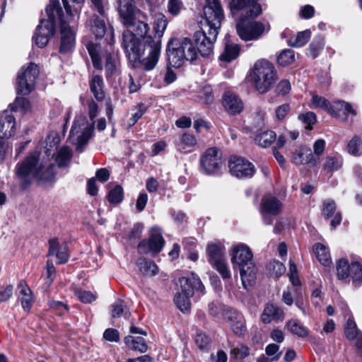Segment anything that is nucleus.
I'll return each mask as SVG.
<instances>
[{"mask_svg": "<svg viewBox=\"0 0 362 362\" xmlns=\"http://www.w3.org/2000/svg\"><path fill=\"white\" fill-rule=\"evenodd\" d=\"M127 28L122 35V47L129 58L135 59L141 55V39H146L150 28L146 15L138 10L131 16L129 23H123Z\"/></svg>", "mask_w": 362, "mask_h": 362, "instance_id": "obj_1", "label": "nucleus"}, {"mask_svg": "<svg viewBox=\"0 0 362 362\" xmlns=\"http://www.w3.org/2000/svg\"><path fill=\"white\" fill-rule=\"evenodd\" d=\"M55 165L47 160H40L39 153L35 152L16 165V175L23 183L28 184L31 180L51 181L55 175Z\"/></svg>", "mask_w": 362, "mask_h": 362, "instance_id": "obj_2", "label": "nucleus"}, {"mask_svg": "<svg viewBox=\"0 0 362 362\" xmlns=\"http://www.w3.org/2000/svg\"><path fill=\"white\" fill-rule=\"evenodd\" d=\"M231 262L233 267H238L244 288L248 289L256 280L257 268L252 259V253L245 245L239 244L232 249Z\"/></svg>", "mask_w": 362, "mask_h": 362, "instance_id": "obj_3", "label": "nucleus"}, {"mask_svg": "<svg viewBox=\"0 0 362 362\" xmlns=\"http://www.w3.org/2000/svg\"><path fill=\"white\" fill-rule=\"evenodd\" d=\"M251 77L255 89L259 93H265L276 80L275 68L267 60H258L253 66Z\"/></svg>", "mask_w": 362, "mask_h": 362, "instance_id": "obj_4", "label": "nucleus"}, {"mask_svg": "<svg viewBox=\"0 0 362 362\" xmlns=\"http://www.w3.org/2000/svg\"><path fill=\"white\" fill-rule=\"evenodd\" d=\"M203 8V16L200 21V28L205 31L218 34L224 13L218 0H206Z\"/></svg>", "mask_w": 362, "mask_h": 362, "instance_id": "obj_5", "label": "nucleus"}, {"mask_svg": "<svg viewBox=\"0 0 362 362\" xmlns=\"http://www.w3.org/2000/svg\"><path fill=\"white\" fill-rule=\"evenodd\" d=\"M161 40L153 39V37L148 35L144 41V46L141 45V55L139 57L132 61L139 60L144 68L150 71L156 66L160 54Z\"/></svg>", "mask_w": 362, "mask_h": 362, "instance_id": "obj_6", "label": "nucleus"}, {"mask_svg": "<svg viewBox=\"0 0 362 362\" xmlns=\"http://www.w3.org/2000/svg\"><path fill=\"white\" fill-rule=\"evenodd\" d=\"M56 8L53 5H49L46 8L47 19H42L40 24L37 27L33 39L35 40V45L40 48L45 47L51 37L55 32V15L54 11Z\"/></svg>", "mask_w": 362, "mask_h": 362, "instance_id": "obj_7", "label": "nucleus"}, {"mask_svg": "<svg viewBox=\"0 0 362 362\" xmlns=\"http://www.w3.org/2000/svg\"><path fill=\"white\" fill-rule=\"evenodd\" d=\"M223 164L222 152L216 147L208 148L199 158V170L206 175L217 173Z\"/></svg>", "mask_w": 362, "mask_h": 362, "instance_id": "obj_8", "label": "nucleus"}, {"mask_svg": "<svg viewBox=\"0 0 362 362\" xmlns=\"http://www.w3.org/2000/svg\"><path fill=\"white\" fill-rule=\"evenodd\" d=\"M39 72L37 65L33 63L21 68L16 79L18 94L28 95L34 89Z\"/></svg>", "mask_w": 362, "mask_h": 362, "instance_id": "obj_9", "label": "nucleus"}, {"mask_svg": "<svg viewBox=\"0 0 362 362\" xmlns=\"http://www.w3.org/2000/svg\"><path fill=\"white\" fill-rule=\"evenodd\" d=\"M237 33L245 41L258 39L264 33L263 23L255 21L241 20L236 25Z\"/></svg>", "mask_w": 362, "mask_h": 362, "instance_id": "obj_10", "label": "nucleus"}, {"mask_svg": "<svg viewBox=\"0 0 362 362\" xmlns=\"http://www.w3.org/2000/svg\"><path fill=\"white\" fill-rule=\"evenodd\" d=\"M164 244L165 240L160 230L157 228H152L149 238L139 243L138 251L140 254H148L150 252L157 254L161 251Z\"/></svg>", "mask_w": 362, "mask_h": 362, "instance_id": "obj_11", "label": "nucleus"}, {"mask_svg": "<svg viewBox=\"0 0 362 362\" xmlns=\"http://www.w3.org/2000/svg\"><path fill=\"white\" fill-rule=\"evenodd\" d=\"M218 34L200 30L194 35V39L200 54L209 57L213 52L214 43L216 41Z\"/></svg>", "mask_w": 362, "mask_h": 362, "instance_id": "obj_12", "label": "nucleus"}, {"mask_svg": "<svg viewBox=\"0 0 362 362\" xmlns=\"http://www.w3.org/2000/svg\"><path fill=\"white\" fill-rule=\"evenodd\" d=\"M230 173L238 178H250L255 173L254 165L240 157H231L229 160Z\"/></svg>", "mask_w": 362, "mask_h": 362, "instance_id": "obj_13", "label": "nucleus"}, {"mask_svg": "<svg viewBox=\"0 0 362 362\" xmlns=\"http://www.w3.org/2000/svg\"><path fill=\"white\" fill-rule=\"evenodd\" d=\"M259 0H231L230 10L233 13L242 10H246L247 17L251 19L257 18L262 13V9Z\"/></svg>", "mask_w": 362, "mask_h": 362, "instance_id": "obj_14", "label": "nucleus"}, {"mask_svg": "<svg viewBox=\"0 0 362 362\" xmlns=\"http://www.w3.org/2000/svg\"><path fill=\"white\" fill-rule=\"evenodd\" d=\"M74 30L68 24L62 23L60 30L59 52L66 54L71 52L76 45Z\"/></svg>", "mask_w": 362, "mask_h": 362, "instance_id": "obj_15", "label": "nucleus"}, {"mask_svg": "<svg viewBox=\"0 0 362 362\" xmlns=\"http://www.w3.org/2000/svg\"><path fill=\"white\" fill-rule=\"evenodd\" d=\"M90 30L96 38H101L106 34L107 42L110 45L114 43V32L111 28L107 29L103 16H93L90 21Z\"/></svg>", "mask_w": 362, "mask_h": 362, "instance_id": "obj_16", "label": "nucleus"}, {"mask_svg": "<svg viewBox=\"0 0 362 362\" xmlns=\"http://www.w3.org/2000/svg\"><path fill=\"white\" fill-rule=\"evenodd\" d=\"M222 104L226 111L232 115L242 112L244 108L243 101L234 93L227 91L222 98Z\"/></svg>", "mask_w": 362, "mask_h": 362, "instance_id": "obj_17", "label": "nucleus"}, {"mask_svg": "<svg viewBox=\"0 0 362 362\" xmlns=\"http://www.w3.org/2000/svg\"><path fill=\"white\" fill-rule=\"evenodd\" d=\"M179 281L180 284L182 293L192 296L195 291L202 294H204V285L199 278L194 274H192V276L189 278H180Z\"/></svg>", "mask_w": 362, "mask_h": 362, "instance_id": "obj_18", "label": "nucleus"}, {"mask_svg": "<svg viewBox=\"0 0 362 362\" xmlns=\"http://www.w3.org/2000/svg\"><path fill=\"white\" fill-rule=\"evenodd\" d=\"M167 54L170 64L174 67H180L186 60L183 50L178 43V40L170 41L168 46Z\"/></svg>", "mask_w": 362, "mask_h": 362, "instance_id": "obj_19", "label": "nucleus"}, {"mask_svg": "<svg viewBox=\"0 0 362 362\" xmlns=\"http://www.w3.org/2000/svg\"><path fill=\"white\" fill-rule=\"evenodd\" d=\"M284 312L276 304L267 303L264 305L261 315V320L264 324H269L272 321H282L284 317Z\"/></svg>", "mask_w": 362, "mask_h": 362, "instance_id": "obj_20", "label": "nucleus"}, {"mask_svg": "<svg viewBox=\"0 0 362 362\" xmlns=\"http://www.w3.org/2000/svg\"><path fill=\"white\" fill-rule=\"evenodd\" d=\"M54 255L57 256L58 264L66 263L69 257L67 243L64 242L59 245L57 239L49 240L48 255L52 256Z\"/></svg>", "mask_w": 362, "mask_h": 362, "instance_id": "obj_21", "label": "nucleus"}, {"mask_svg": "<svg viewBox=\"0 0 362 362\" xmlns=\"http://www.w3.org/2000/svg\"><path fill=\"white\" fill-rule=\"evenodd\" d=\"M16 120L15 117L5 111L0 117V138L8 139L15 133Z\"/></svg>", "mask_w": 362, "mask_h": 362, "instance_id": "obj_22", "label": "nucleus"}, {"mask_svg": "<svg viewBox=\"0 0 362 362\" xmlns=\"http://www.w3.org/2000/svg\"><path fill=\"white\" fill-rule=\"evenodd\" d=\"M115 6L122 20V23H129L131 16L137 11L134 4V0H115Z\"/></svg>", "mask_w": 362, "mask_h": 362, "instance_id": "obj_23", "label": "nucleus"}, {"mask_svg": "<svg viewBox=\"0 0 362 362\" xmlns=\"http://www.w3.org/2000/svg\"><path fill=\"white\" fill-rule=\"evenodd\" d=\"M18 292V298L21 301L22 308L25 311H29L33 303V292L27 283L21 280L17 285Z\"/></svg>", "mask_w": 362, "mask_h": 362, "instance_id": "obj_24", "label": "nucleus"}, {"mask_svg": "<svg viewBox=\"0 0 362 362\" xmlns=\"http://www.w3.org/2000/svg\"><path fill=\"white\" fill-rule=\"evenodd\" d=\"M291 161L297 165L310 163L315 164L316 162L311 149L305 146H300L293 152Z\"/></svg>", "mask_w": 362, "mask_h": 362, "instance_id": "obj_25", "label": "nucleus"}, {"mask_svg": "<svg viewBox=\"0 0 362 362\" xmlns=\"http://www.w3.org/2000/svg\"><path fill=\"white\" fill-rule=\"evenodd\" d=\"M281 202L274 197H264L262 198L260 205V211L267 213L272 216L278 215L281 210Z\"/></svg>", "mask_w": 362, "mask_h": 362, "instance_id": "obj_26", "label": "nucleus"}, {"mask_svg": "<svg viewBox=\"0 0 362 362\" xmlns=\"http://www.w3.org/2000/svg\"><path fill=\"white\" fill-rule=\"evenodd\" d=\"M197 145L196 137L189 133H185L180 136L177 143V148L182 153L192 152Z\"/></svg>", "mask_w": 362, "mask_h": 362, "instance_id": "obj_27", "label": "nucleus"}, {"mask_svg": "<svg viewBox=\"0 0 362 362\" xmlns=\"http://www.w3.org/2000/svg\"><path fill=\"white\" fill-rule=\"evenodd\" d=\"M103 87L104 83L102 77L98 75L93 76L90 81V89L98 101H102L105 98Z\"/></svg>", "mask_w": 362, "mask_h": 362, "instance_id": "obj_28", "label": "nucleus"}, {"mask_svg": "<svg viewBox=\"0 0 362 362\" xmlns=\"http://www.w3.org/2000/svg\"><path fill=\"white\" fill-rule=\"evenodd\" d=\"M206 252L210 264L224 259L225 248L220 243L209 244Z\"/></svg>", "mask_w": 362, "mask_h": 362, "instance_id": "obj_29", "label": "nucleus"}, {"mask_svg": "<svg viewBox=\"0 0 362 362\" xmlns=\"http://www.w3.org/2000/svg\"><path fill=\"white\" fill-rule=\"evenodd\" d=\"M124 341L125 344L134 351L145 353L148 350V345L141 337L127 336Z\"/></svg>", "mask_w": 362, "mask_h": 362, "instance_id": "obj_30", "label": "nucleus"}, {"mask_svg": "<svg viewBox=\"0 0 362 362\" xmlns=\"http://www.w3.org/2000/svg\"><path fill=\"white\" fill-rule=\"evenodd\" d=\"M105 69L107 76H112L119 74V60L117 55L107 54L105 55Z\"/></svg>", "mask_w": 362, "mask_h": 362, "instance_id": "obj_31", "label": "nucleus"}, {"mask_svg": "<svg viewBox=\"0 0 362 362\" xmlns=\"http://www.w3.org/2000/svg\"><path fill=\"white\" fill-rule=\"evenodd\" d=\"M154 26L155 37L153 39H160L162 37L168 25V21L165 16L162 13L154 14Z\"/></svg>", "mask_w": 362, "mask_h": 362, "instance_id": "obj_32", "label": "nucleus"}, {"mask_svg": "<svg viewBox=\"0 0 362 362\" xmlns=\"http://www.w3.org/2000/svg\"><path fill=\"white\" fill-rule=\"evenodd\" d=\"M178 43L181 47V49L183 50L186 60L193 61L197 58V49L194 47L192 40L189 38L185 37L180 41L178 40Z\"/></svg>", "mask_w": 362, "mask_h": 362, "instance_id": "obj_33", "label": "nucleus"}, {"mask_svg": "<svg viewBox=\"0 0 362 362\" xmlns=\"http://www.w3.org/2000/svg\"><path fill=\"white\" fill-rule=\"evenodd\" d=\"M276 137L274 132L267 130L257 134L255 137V142L262 148H267L275 141Z\"/></svg>", "mask_w": 362, "mask_h": 362, "instance_id": "obj_34", "label": "nucleus"}, {"mask_svg": "<svg viewBox=\"0 0 362 362\" xmlns=\"http://www.w3.org/2000/svg\"><path fill=\"white\" fill-rule=\"evenodd\" d=\"M240 54V47L236 44L227 43L219 59L226 62H230L235 59Z\"/></svg>", "mask_w": 362, "mask_h": 362, "instance_id": "obj_35", "label": "nucleus"}, {"mask_svg": "<svg viewBox=\"0 0 362 362\" xmlns=\"http://www.w3.org/2000/svg\"><path fill=\"white\" fill-rule=\"evenodd\" d=\"M73 153L70 148L63 146L59 149L56 153L55 160L59 168L69 165Z\"/></svg>", "mask_w": 362, "mask_h": 362, "instance_id": "obj_36", "label": "nucleus"}, {"mask_svg": "<svg viewBox=\"0 0 362 362\" xmlns=\"http://www.w3.org/2000/svg\"><path fill=\"white\" fill-rule=\"evenodd\" d=\"M137 265L141 272L146 276H153L158 272L157 265L153 261L145 258H140L137 262Z\"/></svg>", "mask_w": 362, "mask_h": 362, "instance_id": "obj_37", "label": "nucleus"}, {"mask_svg": "<svg viewBox=\"0 0 362 362\" xmlns=\"http://www.w3.org/2000/svg\"><path fill=\"white\" fill-rule=\"evenodd\" d=\"M314 250L317 260L322 264L327 266L332 262L329 252L324 245L317 243L314 246Z\"/></svg>", "mask_w": 362, "mask_h": 362, "instance_id": "obj_38", "label": "nucleus"}, {"mask_svg": "<svg viewBox=\"0 0 362 362\" xmlns=\"http://www.w3.org/2000/svg\"><path fill=\"white\" fill-rule=\"evenodd\" d=\"M286 327L293 334L299 337H305L308 335V329L296 320H290L286 323Z\"/></svg>", "mask_w": 362, "mask_h": 362, "instance_id": "obj_39", "label": "nucleus"}, {"mask_svg": "<svg viewBox=\"0 0 362 362\" xmlns=\"http://www.w3.org/2000/svg\"><path fill=\"white\" fill-rule=\"evenodd\" d=\"M311 33L309 30L299 32L295 37H292L288 41L289 46L293 47H301L310 40Z\"/></svg>", "mask_w": 362, "mask_h": 362, "instance_id": "obj_40", "label": "nucleus"}, {"mask_svg": "<svg viewBox=\"0 0 362 362\" xmlns=\"http://www.w3.org/2000/svg\"><path fill=\"white\" fill-rule=\"evenodd\" d=\"M311 101L314 107L322 108L334 117L338 115V113L334 111L332 105L325 98L315 95L313 96Z\"/></svg>", "mask_w": 362, "mask_h": 362, "instance_id": "obj_41", "label": "nucleus"}, {"mask_svg": "<svg viewBox=\"0 0 362 362\" xmlns=\"http://www.w3.org/2000/svg\"><path fill=\"white\" fill-rule=\"evenodd\" d=\"M332 107L334 110L336 112L338 113V115L336 117H339L340 116L341 112H342L345 115V119L351 114L353 115H356V111L352 108L351 105L347 103L344 101H337L332 105Z\"/></svg>", "mask_w": 362, "mask_h": 362, "instance_id": "obj_42", "label": "nucleus"}, {"mask_svg": "<svg viewBox=\"0 0 362 362\" xmlns=\"http://www.w3.org/2000/svg\"><path fill=\"white\" fill-rule=\"evenodd\" d=\"M87 49L91 57L93 64L97 69L101 70L103 69L102 62L98 54L99 47L93 43H88Z\"/></svg>", "mask_w": 362, "mask_h": 362, "instance_id": "obj_43", "label": "nucleus"}, {"mask_svg": "<svg viewBox=\"0 0 362 362\" xmlns=\"http://www.w3.org/2000/svg\"><path fill=\"white\" fill-rule=\"evenodd\" d=\"M192 296H188L187 294H184L182 293H177L174 297V302L179 310L182 312H187L190 308V301L189 297Z\"/></svg>", "mask_w": 362, "mask_h": 362, "instance_id": "obj_44", "label": "nucleus"}, {"mask_svg": "<svg viewBox=\"0 0 362 362\" xmlns=\"http://www.w3.org/2000/svg\"><path fill=\"white\" fill-rule=\"evenodd\" d=\"M111 313L112 317L124 316L125 318H128L130 315L127 307L121 300L116 301L112 305Z\"/></svg>", "mask_w": 362, "mask_h": 362, "instance_id": "obj_45", "label": "nucleus"}, {"mask_svg": "<svg viewBox=\"0 0 362 362\" xmlns=\"http://www.w3.org/2000/svg\"><path fill=\"white\" fill-rule=\"evenodd\" d=\"M350 265L345 259H339L337 263V275L339 280L346 279L350 274Z\"/></svg>", "mask_w": 362, "mask_h": 362, "instance_id": "obj_46", "label": "nucleus"}, {"mask_svg": "<svg viewBox=\"0 0 362 362\" xmlns=\"http://www.w3.org/2000/svg\"><path fill=\"white\" fill-rule=\"evenodd\" d=\"M350 274L355 286H358L362 281V266L357 262H352L350 266Z\"/></svg>", "mask_w": 362, "mask_h": 362, "instance_id": "obj_47", "label": "nucleus"}, {"mask_svg": "<svg viewBox=\"0 0 362 362\" xmlns=\"http://www.w3.org/2000/svg\"><path fill=\"white\" fill-rule=\"evenodd\" d=\"M342 165V159L340 156H328L324 165V169L327 172L337 170Z\"/></svg>", "mask_w": 362, "mask_h": 362, "instance_id": "obj_48", "label": "nucleus"}, {"mask_svg": "<svg viewBox=\"0 0 362 362\" xmlns=\"http://www.w3.org/2000/svg\"><path fill=\"white\" fill-rule=\"evenodd\" d=\"M348 152L353 156H360L362 153V142L358 136H354L347 145Z\"/></svg>", "mask_w": 362, "mask_h": 362, "instance_id": "obj_49", "label": "nucleus"}, {"mask_svg": "<svg viewBox=\"0 0 362 362\" xmlns=\"http://www.w3.org/2000/svg\"><path fill=\"white\" fill-rule=\"evenodd\" d=\"M295 54L291 49H287L283 50L278 56L277 62L279 65L286 66L294 62Z\"/></svg>", "mask_w": 362, "mask_h": 362, "instance_id": "obj_50", "label": "nucleus"}, {"mask_svg": "<svg viewBox=\"0 0 362 362\" xmlns=\"http://www.w3.org/2000/svg\"><path fill=\"white\" fill-rule=\"evenodd\" d=\"M325 40L321 37L314 38L309 46L310 54L313 58H316L323 49Z\"/></svg>", "mask_w": 362, "mask_h": 362, "instance_id": "obj_51", "label": "nucleus"}, {"mask_svg": "<svg viewBox=\"0 0 362 362\" xmlns=\"http://www.w3.org/2000/svg\"><path fill=\"white\" fill-rule=\"evenodd\" d=\"M211 266L217 270L221 275L223 279H230L231 276L230 272L227 265L226 261L224 259L216 261L211 264Z\"/></svg>", "mask_w": 362, "mask_h": 362, "instance_id": "obj_52", "label": "nucleus"}, {"mask_svg": "<svg viewBox=\"0 0 362 362\" xmlns=\"http://www.w3.org/2000/svg\"><path fill=\"white\" fill-rule=\"evenodd\" d=\"M147 110V107L143 104L139 103L137 105L133 110L132 112V116L129 119V126L134 125L137 121L142 117L144 113Z\"/></svg>", "mask_w": 362, "mask_h": 362, "instance_id": "obj_53", "label": "nucleus"}, {"mask_svg": "<svg viewBox=\"0 0 362 362\" xmlns=\"http://www.w3.org/2000/svg\"><path fill=\"white\" fill-rule=\"evenodd\" d=\"M198 97L203 103L206 105L211 104L214 100L212 88L210 86H204Z\"/></svg>", "mask_w": 362, "mask_h": 362, "instance_id": "obj_54", "label": "nucleus"}, {"mask_svg": "<svg viewBox=\"0 0 362 362\" xmlns=\"http://www.w3.org/2000/svg\"><path fill=\"white\" fill-rule=\"evenodd\" d=\"M123 194L122 187L117 185L109 192L107 199L112 204H119L123 199Z\"/></svg>", "mask_w": 362, "mask_h": 362, "instance_id": "obj_55", "label": "nucleus"}, {"mask_svg": "<svg viewBox=\"0 0 362 362\" xmlns=\"http://www.w3.org/2000/svg\"><path fill=\"white\" fill-rule=\"evenodd\" d=\"M63 2L64 7L67 13L70 16H74L75 13H78L79 5L83 1V0H62Z\"/></svg>", "mask_w": 362, "mask_h": 362, "instance_id": "obj_56", "label": "nucleus"}, {"mask_svg": "<svg viewBox=\"0 0 362 362\" xmlns=\"http://www.w3.org/2000/svg\"><path fill=\"white\" fill-rule=\"evenodd\" d=\"M168 12L173 16H178L184 8L182 0H168L167 5Z\"/></svg>", "mask_w": 362, "mask_h": 362, "instance_id": "obj_57", "label": "nucleus"}, {"mask_svg": "<svg viewBox=\"0 0 362 362\" xmlns=\"http://www.w3.org/2000/svg\"><path fill=\"white\" fill-rule=\"evenodd\" d=\"M344 332L346 337L350 340L354 339L357 337L358 334H359L358 332L356 323L351 319H349L347 320L344 328Z\"/></svg>", "mask_w": 362, "mask_h": 362, "instance_id": "obj_58", "label": "nucleus"}, {"mask_svg": "<svg viewBox=\"0 0 362 362\" xmlns=\"http://www.w3.org/2000/svg\"><path fill=\"white\" fill-rule=\"evenodd\" d=\"M56 276V269L52 261L47 260L46 264L45 284L49 287L54 281Z\"/></svg>", "mask_w": 362, "mask_h": 362, "instance_id": "obj_59", "label": "nucleus"}, {"mask_svg": "<svg viewBox=\"0 0 362 362\" xmlns=\"http://www.w3.org/2000/svg\"><path fill=\"white\" fill-rule=\"evenodd\" d=\"M30 107V102L24 98H17L11 106V109L13 112H17L18 110L22 111H28Z\"/></svg>", "mask_w": 362, "mask_h": 362, "instance_id": "obj_60", "label": "nucleus"}, {"mask_svg": "<svg viewBox=\"0 0 362 362\" xmlns=\"http://www.w3.org/2000/svg\"><path fill=\"white\" fill-rule=\"evenodd\" d=\"M249 355V349L247 346L240 345L230 351V356L235 359H243Z\"/></svg>", "mask_w": 362, "mask_h": 362, "instance_id": "obj_61", "label": "nucleus"}, {"mask_svg": "<svg viewBox=\"0 0 362 362\" xmlns=\"http://www.w3.org/2000/svg\"><path fill=\"white\" fill-rule=\"evenodd\" d=\"M91 127H86L77 138V151H82L83 147L87 144L90 137Z\"/></svg>", "mask_w": 362, "mask_h": 362, "instance_id": "obj_62", "label": "nucleus"}, {"mask_svg": "<svg viewBox=\"0 0 362 362\" xmlns=\"http://www.w3.org/2000/svg\"><path fill=\"white\" fill-rule=\"evenodd\" d=\"M265 353L267 356L272 357V361H277L281 356V352L279 351V346L276 344H269L265 348Z\"/></svg>", "mask_w": 362, "mask_h": 362, "instance_id": "obj_63", "label": "nucleus"}, {"mask_svg": "<svg viewBox=\"0 0 362 362\" xmlns=\"http://www.w3.org/2000/svg\"><path fill=\"white\" fill-rule=\"evenodd\" d=\"M298 118L306 125L307 129H312L313 125L316 122V115L313 112H308L305 114L300 115Z\"/></svg>", "mask_w": 362, "mask_h": 362, "instance_id": "obj_64", "label": "nucleus"}]
</instances>
